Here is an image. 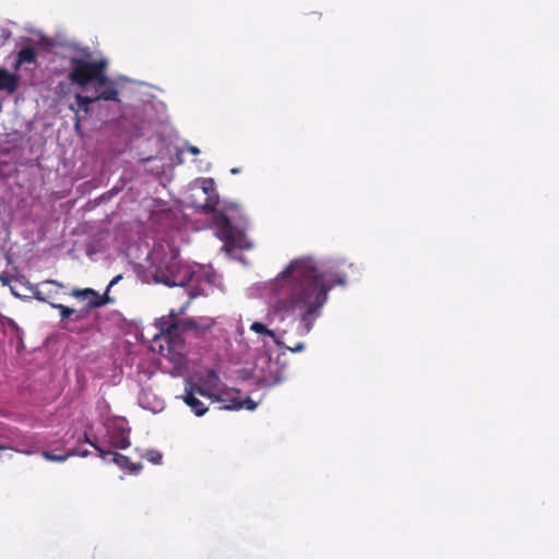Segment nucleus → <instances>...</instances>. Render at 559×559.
Segmentation results:
<instances>
[{"instance_id": "obj_29", "label": "nucleus", "mask_w": 559, "mask_h": 559, "mask_svg": "<svg viewBox=\"0 0 559 559\" xmlns=\"http://www.w3.org/2000/svg\"><path fill=\"white\" fill-rule=\"evenodd\" d=\"M7 449H9V448H8V447H5V445H0V451H1V450H7Z\"/></svg>"}, {"instance_id": "obj_25", "label": "nucleus", "mask_w": 559, "mask_h": 559, "mask_svg": "<svg viewBox=\"0 0 559 559\" xmlns=\"http://www.w3.org/2000/svg\"><path fill=\"white\" fill-rule=\"evenodd\" d=\"M76 454L74 456L85 457L88 455V451H74Z\"/></svg>"}, {"instance_id": "obj_23", "label": "nucleus", "mask_w": 559, "mask_h": 559, "mask_svg": "<svg viewBox=\"0 0 559 559\" xmlns=\"http://www.w3.org/2000/svg\"><path fill=\"white\" fill-rule=\"evenodd\" d=\"M83 119V116L78 115L74 119V129L78 133H81V121Z\"/></svg>"}, {"instance_id": "obj_28", "label": "nucleus", "mask_w": 559, "mask_h": 559, "mask_svg": "<svg viewBox=\"0 0 559 559\" xmlns=\"http://www.w3.org/2000/svg\"><path fill=\"white\" fill-rule=\"evenodd\" d=\"M245 222V217L243 216H239V223H243Z\"/></svg>"}, {"instance_id": "obj_6", "label": "nucleus", "mask_w": 559, "mask_h": 559, "mask_svg": "<svg viewBox=\"0 0 559 559\" xmlns=\"http://www.w3.org/2000/svg\"><path fill=\"white\" fill-rule=\"evenodd\" d=\"M185 309L186 306H181L177 313L171 310L169 316L159 318L156 321L159 332L154 335L152 341V349L157 350L163 357L177 366L182 365L186 356L183 340L178 334V331L183 328L177 318Z\"/></svg>"}, {"instance_id": "obj_3", "label": "nucleus", "mask_w": 559, "mask_h": 559, "mask_svg": "<svg viewBox=\"0 0 559 559\" xmlns=\"http://www.w3.org/2000/svg\"><path fill=\"white\" fill-rule=\"evenodd\" d=\"M199 396L209 400L211 403H219L225 409L246 408L253 411L257 403L251 399H241L239 391L228 388L222 383L219 377L212 370L204 374L191 377L186 380L182 400L190 407L195 416H203L207 412V406Z\"/></svg>"}, {"instance_id": "obj_1", "label": "nucleus", "mask_w": 559, "mask_h": 559, "mask_svg": "<svg viewBox=\"0 0 559 559\" xmlns=\"http://www.w3.org/2000/svg\"><path fill=\"white\" fill-rule=\"evenodd\" d=\"M345 283V275L335 273L330 262L312 257L292 260L267 283L275 300L269 306L265 322H252L250 331L262 343L263 350L269 349L270 341L284 347L285 331L272 326L293 318L298 320V334L307 335L328 302L330 290L335 284Z\"/></svg>"}, {"instance_id": "obj_2", "label": "nucleus", "mask_w": 559, "mask_h": 559, "mask_svg": "<svg viewBox=\"0 0 559 559\" xmlns=\"http://www.w3.org/2000/svg\"><path fill=\"white\" fill-rule=\"evenodd\" d=\"M67 59L68 79L78 88L75 103L69 106L75 117L90 115L91 105L97 100L120 102L124 80L106 75L108 61L105 58H93L87 49H75Z\"/></svg>"}, {"instance_id": "obj_26", "label": "nucleus", "mask_w": 559, "mask_h": 559, "mask_svg": "<svg viewBox=\"0 0 559 559\" xmlns=\"http://www.w3.org/2000/svg\"><path fill=\"white\" fill-rule=\"evenodd\" d=\"M8 448H9V449H11V450H14V451H16V452H20V450L14 449V448H12V447H8ZM21 453H24V454H26V455H31V454H33V451H31V450H25V451H21Z\"/></svg>"}, {"instance_id": "obj_8", "label": "nucleus", "mask_w": 559, "mask_h": 559, "mask_svg": "<svg viewBox=\"0 0 559 559\" xmlns=\"http://www.w3.org/2000/svg\"><path fill=\"white\" fill-rule=\"evenodd\" d=\"M108 442L117 449H127L130 445L129 432L126 423L121 419L114 420L107 425Z\"/></svg>"}, {"instance_id": "obj_22", "label": "nucleus", "mask_w": 559, "mask_h": 559, "mask_svg": "<svg viewBox=\"0 0 559 559\" xmlns=\"http://www.w3.org/2000/svg\"><path fill=\"white\" fill-rule=\"evenodd\" d=\"M121 278H122V275H121V274H119V275L115 276V277L109 282V284H108L107 289H106V292H105V293H107V294H108V292L110 290V288H111L112 286H115L116 284H118V283L121 281Z\"/></svg>"}, {"instance_id": "obj_10", "label": "nucleus", "mask_w": 559, "mask_h": 559, "mask_svg": "<svg viewBox=\"0 0 559 559\" xmlns=\"http://www.w3.org/2000/svg\"><path fill=\"white\" fill-rule=\"evenodd\" d=\"M72 295L78 298L87 299L91 307H100L112 302V299L107 295V293L99 295L92 288L74 289Z\"/></svg>"}, {"instance_id": "obj_21", "label": "nucleus", "mask_w": 559, "mask_h": 559, "mask_svg": "<svg viewBox=\"0 0 559 559\" xmlns=\"http://www.w3.org/2000/svg\"><path fill=\"white\" fill-rule=\"evenodd\" d=\"M14 280V277H10L3 273H0V282L4 285V286H10V284L12 283V281Z\"/></svg>"}, {"instance_id": "obj_17", "label": "nucleus", "mask_w": 559, "mask_h": 559, "mask_svg": "<svg viewBox=\"0 0 559 559\" xmlns=\"http://www.w3.org/2000/svg\"><path fill=\"white\" fill-rule=\"evenodd\" d=\"M23 280L22 278H15L12 281V283L10 284L9 288L11 290V293L16 296V297H21V286H23Z\"/></svg>"}, {"instance_id": "obj_24", "label": "nucleus", "mask_w": 559, "mask_h": 559, "mask_svg": "<svg viewBox=\"0 0 559 559\" xmlns=\"http://www.w3.org/2000/svg\"><path fill=\"white\" fill-rule=\"evenodd\" d=\"M187 150H188V152H190L193 155L200 154V150L194 145H189Z\"/></svg>"}, {"instance_id": "obj_4", "label": "nucleus", "mask_w": 559, "mask_h": 559, "mask_svg": "<svg viewBox=\"0 0 559 559\" xmlns=\"http://www.w3.org/2000/svg\"><path fill=\"white\" fill-rule=\"evenodd\" d=\"M168 255H163V246L155 248L150 254L152 264L155 265L154 278L169 287L186 286L190 282L197 283V292L190 290V297L199 294H209V288L216 282V276L210 269L198 264L185 263L178 259V252L170 248Z\"/></svg>"}, {"instance_id": "obj_14", "label": "nucleus", "mask_w": 559, "mask_h": 559, "mask_svg": "<svg viewBox=\"0 0 559 559\" xmlns=\"http://www.w3.org/2000/svg\"><path fill=\"white\" fill-rule=\"evenodd\" d=\"M76 453L74 452V450L72 451H69L67 454H63V455H56V454H52L48 451H44L41 453V456L47 460V461H51V462H64L67 461L69 457L71 456H74Z\"/></svg>"}, {"instance_id": "obj_9", "label": "nucleus", "mask_w": 559, "mask_h": 559, "mask_svg": "<svg viewBox=\"0 0 559 559\" xmlns=\"http://www.w3.org/2000/svg\"><path fill=\"white\" fill-rule=\"evenodd\" d=\"M86 442L91 443L99 452V455L104 461L112 462L116 465L120 466L121 468H127L133 473H138L141 469V465L130 463V461L127 456L111 452V451H105L102 448H99L97 444L90 441L87 437H86Z\"/></svg>"}, {"instance_id": "obj_18", "label": "nucleus", "mask_w": 559, "mask_h": 559, "mask_svg": "<svg viewBox=\"0 0 559 559\" xmlns=\"http://www.w3.org/2000/svg\"><path fill=\"white\" fill-rule=\"evenodd\" d=\"M50 305H51L52 308H56V309H58L60 311V316H61L62 319H66V318L70 317L74 312L73 309H71L69 307H66V306H63L61 304H50Z\"/></svg>"}, {"instance_id": "obj_27", "label": "nucleus", "mask_w": 559, "mask_h": 559, "mask_svg": "<svg viewBox=\"0 0 559 559\" xmlns=\"http://www.w3.org/2000/svg\"><path fill=\"white\" fill-rule=\"evenodd\" d=\"M238 207L237 205H230V207L228 209V211H236L237 212Z\"/></svg>"}, {"instance_id": "obj_5", "label": "nucleus", "mask_w": 559, "mask_h": 559, "mask_svg": "<svg viewBox=\"0 0 559 559\" xmlns=\"http://www.w3.org/2000/svg\"><path fill=\"white\" fill-rule=\"evenodd\" d=\"M185 203L198 210L213 211L212 217L216 227V235L225 242L224 248L229 245L240 249L251 247L242 228L234 224L237 219L236 216L214 211L217 204V194L213 179L200 178L192 182L186 193Z\"/></svg>"}, {"instance_id": "obj_19", "label": "nucleus", "mask_w": 559, "mask_h": 559, "mask_svg": "<svg viewBox=\"0 0 559 559\" xmlns=\"http://www.w3.org/2000/svg\"><path fill=\"white\" fill-rule=\"evenodd\" d=\"M10 37V32L0 26V47L3 46Z\"/></svg>"}, {"instance_id": "obj_20", "label": "nucleus", "mask_w": 559, "mask_h": 559, "mask_svg": "<svg viewBox=\"0 0 559 559\" xmlns=\"http://www.w3.org/2000/svg\"><path fill=\"white\" fill-rule=\"evenodd\" d=\"M285 349H288L290 350L292 353H300L305 349V344L304 343H298L296 346L294 347H288L284 344V347Z\"/></svg>"}, {"instance_id": "obj_12", "label": "nucleus", "mask_w": 559, "mask_h": 559, "mask_svg": "<svg viewBox=\"0 0 559 559\" xmlns=\"http://www.w3.org/2000/svg\"><path fill=\"white\" fill-rule=\"evenodd\" d=\"M19 78L14 73L0 68V92L8 94L13 93L17 88Z\"/></svg>"}, {"instance_id": "obj_11", "label": "nucleus", "mask_w": 559, "mask_h": 559, "mask_svg": "<svg viewBox=\"0 0 559 559\" xmlns=\"http://www.w3.org/2000/svg\"><path fill=\"white\" fill-rule=\"evenodd\" d=\"M139 404L152 413H159L164 409V401L148 390H143L140 393Z\"/></svg>"}, {"instance_id": "obj_30", "label": "nucleus", "mask_w": 559, "mask_h": 559, "mask_svg": "<svg viewBox=\"0 0 559 559\" xmlns=\"http://www.w3.org/2000/svg\"><path fill=\"white\" fill-rule=\"evenodd\" d=\"M231 173H233V174H237V173H238V169L234 168V169H231Z\"/></svg>"}, {"instance_id": "obj_7", "label": "nucleus", "mask_w": 559, "mask_h": 559, "mask_svg": "<svg viewBox=\"0 0 559 559\" xmlns=\"http://www.w3.org/2000/svg\"><path fill=\"white\" fill-rule=\"evenodd\" d=\"M255 377L265 385L272 386L284 381V365L273 359L269 349L263 350L254 364Z\"/></svg>"}, {"instance_id": "obj_15", "label": "nucleus", "mask_w": 559, "mask_h": 559, "mask_svg": "<svg viewBox=\"0 0 559 559\" xmlns=\"http://www.w3.org/2000/svg\"><path fill=\"white\" fill-rule=\"evenodd\" d=\"M49 285H56L58 287H62L61 284H59L58 282L56 281H46V282H43L40 284V287L41 288H37V289H34L33 287H26V289H28L29 292H33L35 294V297L40 300V301H45V297L43 296L44 295V290L43 288L46 287V286H49Z\"/></svg>"}, {"instance_id": "obj_13", "label": "nucleus", "mask_w": 559, "mask_h": 559, "mask_svg": "<svg viewBox=\"0 0 559 559\" xmlns=\"http://www.w3.org/2000/svg\"><path fill=\"white\" fill-rule=\"evenodd\" d=\"M36 60V51L32 47H25L20 50L17 60L14 63L15 70H21L26 64H32Z\"/></svg>"}, {"instance_id": "obj_16", "label": "nucleus", "mask_w": 559, "mask_h": 559, "mask_svg": "<svg viewBox=\"0 0 559 559\" xmlns=\"http://www.w3.org/2000/svg\"><path fill=\"white\" fill-rule=\"evenodd\" d=\"M144 457L151 462L152 464L159 465L162 464L163 455L157 450H147L144 454Z\"/></svg>"}]
</instances>
